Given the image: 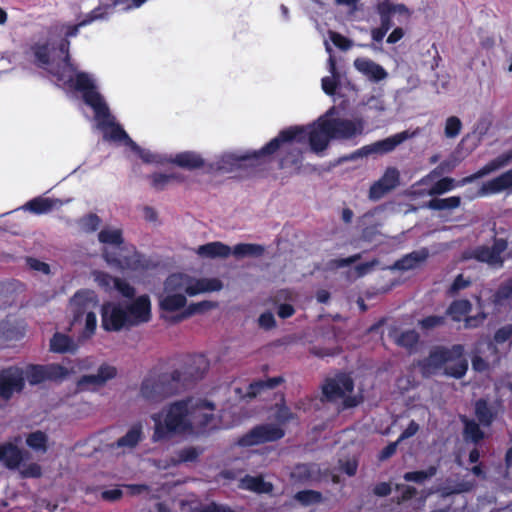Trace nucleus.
<instances>
[{
  "instance_id": "nucleus-39",
  "label": "nucleus",
  "mask_w": 512,
  "mask_h": 512,
  "mask_svg": "<svg viewBox=\"0 0 512 512\" xmlns=\"http://www.w3.org/2000/svg\"><path fill=\"white\" fill-rule=\"evenodd\" d=\"M216 303L212 301H201L189 304L180 314L175 317V321L179 322L185 320L195 314L204 313L216 307Z\"/></svg>"
},
{
  "instance_id": "nucleus-14",
  "label": "nucleus",
  "mask_w": 512,
  "mask_h": 512,
  "mask_svg": "<svg viewBox=\"0 0 512 512\" xmlns=\"http://www.w3.org/2000/svg\"><path fill=\"white\" fill-rule=\"evenodd\" d=\"M103 255L107 263L122 270H131L134 272H145L155 267L151 259L138 252H134L127 256H118L108 250L103 251Z\"/></svg>"
},
{
  "instance_id": "nucleus-49",
  "label": "nucleus",
  "mask_w": 512,
  "mask_h": 512,
  "mask_svg": "<svg viewBox=\"0 0 512 512\" xmlns=\"http://www.w3.org/2000/svg\"><path fill=\"white\" fill-rule=\"evenodd\" d=\"M456 186L455 180L450 177H444L438 180L429 190L430 195H442L451 191Z\"/></svg>"
},
{
  "instance_id": "nucleus-7",
  "label": "nucleus",
  "mask_w": 512,
  "mask_h": 512,
  "mask_svg": "<svg viewBox=\"0 0 512 512\" xmlns=\"http://www.w3.org/2000/svg\"><path fill=\"white\" fill-rule=\"evenodd\" d=\"M355 383L350 374L337 372L331 377H326L321 385V400L323 402L335 403L342 400V408L349 409L358 406L361 398L351 395Z\"/></svg>"
},
{
  "instance_id": "nucleus-41",
  "label": "nucleus",
  "mask_w": 512,
  "mask_h": 512,
  "mask_svg": "<svg viewBox=\"0 0 512 512\" xmlns=\"http://www.w3.org/2000/svg\"><path fill=\"white\" fill-rule=\"evenodd\" d=\"M187 299L181 293L168 294L159 301L160 308L167 312H174L185 307Z\"/></svg>"
},
{
  "instance_id": "nucleus-8",
  "label": "nucleus",
  "mask_w": 512,
  "mask_h": 512,
  "mask_svg": "<svg viewBox=\"0 0 512 512\" xmlns=\"http://www.w3.org/2000/svg\"><path fill=\"white\" fill-rule=\"evenodd\" d=\"M70 303L73 309L72 324L81 322L85 316L82 338H91L95 334L97 327L95 310L98 307V298L96 294L90 290H79L71 298Z\"/></svg>"
},
{
  "instance_id": "nucleus-44",
  "label": "nucleus",
  "mask_w": 512,
  "mask_h": 512,
  "mask_svg": "<svg viewBox=\"0 0 512 512\" xmlns=\"http://www.w3.org/2000/svg\"><path fill=\"white\" fill-rule=\"evenodd\" d=\"M510 298H512V278L498 287L491 297V303L496 307H501Z\"/></svg>"
},
{
  "instance_id": "nucleus-23",
  "label": "nucleus",
  "mask_w": 512,
  "mask_h": 512,
  "mask_svg": "<svg viewBox=\"0 0 512 512\" xmlns=\"http://www.w3.org/2000/svg\"><path fill=\"white\" fill-rule=\"evenodd\" d=\"M504 190H512V168L501 175L485 182L478 190L479 197L498 194Z\"/></svg>"
},
{
  "instance_id": "nucleus-35",
  "label": "nucleus",
  "mask_w": 512,
  "mask_h": 512,
  "mask_svg": "<svg viewBox=\"0 0 512 512\" xmlns=\"http://www.w3.org/2000/svg\"><path fill=\"white\" fill-rule=\"evenodd\" d=\"M472 304L468 299H458L450 303L446 310V314L451 317L454 322H460L471 312Z\"/></svg>"
},
{
  "instance_id": "nucleus-42",
  "label": "nucleus",
  "mask_w": 512,
  "mask_h": 512,
  "mask_svg": "<svg viewBox=\"0 0 512 512\" xmlns=\"http://www.w3.org/2000/svg\"><path fill=\"white\" fill-rule=\"evenodd\" d=\"M26 444L35 451L46 452L48 448V437L43 431L37 430L27 435Z\"/></svg>"
},
{
  "instance_id": "nucleus-45",
  "label": "nucleus",
  "mask_w": 512,
  "mask_h": 512,
  "mask_svg": "<svg viewBox=\"0 0 512 512\" xmlns=\"http://www.w3.org/2000/svg\"><path fill=\"white\" fill-rule=\"evenodd\" d=\"M419 339L420 336L418 332H416L414 329H410L401 332L400 335L396 338L395 342L398 346L403 347L411 352L416 348Z\"/></svg>"
},
{
  "instance_id": "nucleus-53",
  "label": "nucleus",
  "mask_w": 512,
  "mask_h": 512,
  "mask_svg": "<svg viewBox=\"0 0 512 512\" xmlns=\"http://www.w3.org/2000/svg\"><path fill=\"white\" fill-rule=\"evenodd\" d=\"M171 178L172 176L164 173H153L149 176L151 186L157 191L164 190L171 183Z\"/></svg>"
},
{
  "instance_id": "nucleus-26",
  "label": "nucleus",
  "mask_w": 512,
  "mask_h": 512,
  "mask_svg": "<svg viewBox=\"0 0 512 512\" xmlns=\"http://www.w3.org/2000/svg\"><path fill=\"white\" fill-rule=\"evenodd\" d=\"M355 68L374 82H379L387 77L386 70L374 61L366 58H357L354 61Z\"/></svg>"
},
{
  "instance_id": "nucleus-59",
  "label": "nucleus",
  "mask_w": 512,
  "mask_h": 512,
  "mask_svg": "<svg viewBox=\"0 0 512 512\" xmlns=\"http://www.w3.org/2000/svg\"><path fill=\"white\" fill-rule=\"evenodd\" d=\"M114 289L126 298H133L135 296V288L124 279L117 277Z\"/></svg>"
},
{
  "instance_id": "nucleus-46",
  "label": "nucleus",
  "mask_w": 512,
  "mask_h": 512,
  "mask_svg": "<svg viewBox=\"0 0 512 512\" xmlns=\"http://www.w3.org/2000/svg\"><path fill=\"white\" fill-rule=\"evenodd\" d=\"M294 499L302 506H310L321 503L323 501V495L319 491L307 489L298 491L294 495Z\"/></svg>"
},
{
  "instance_id": "nucleus-50",
  "label": "nucleus",
  "mask_w": 512,
  "mask_h": 512,
  "mask_svg": "<svg viewBox=\"0 0 512 512\" xmlns=\"http://www.w3.org/2000/svg\"><path fill=\"white\" fill-rule=\"evenodd\" d=\"M462 129V122L457 116H450L446 119L444 134L447 138H455Z\"/></svg>"
},
{
  "instance_id": "nucleus-54",
  "label": "nucleus",
  "mask_w": 512,
  "mask_h": 512,
  "mask_svg": "<svg viewBox=\"0 0 512 512\" xmlns=\"http://www.w3.org/2000/svg\"><path fill=\"white\" fill-rule=\"evenodd\" d=\"M340 85V76H326L321 80V86L325 94L333 96Z\"/></svg>"
},
{
  "instance_id": "nucleus-16",
  "label": "nucleus",
  "mask_w": 512,
  "mask_h": 512,
  "mask_svg": "<svg viewBox=\"0 0 512 512\" xmlns=\"http://www.w3.org/2000/svg\"><path fill=\"white\" fill-rule=\"evenodd\" d=\"M412 134L409 131H402L383 140L376 141L372 144L365 145L357 150L354 154L357 156H369L371 154H387L392 152L398 145L409 139Z\"/></svg>"
},
{
  "instance_id": "nucleus-31",
  "label": "nucleus",
  "mask_w": 512,
  "mask_h": 512,
  "mask_svg": "<svg viewBox=\"0 0 512 512\" xmlns=\"http://www.w3.org/2000/svg\"><path fill=\"white\" fill-rule=\"evenodd\" d=\"M197 254L200 257L209 259L227 258L231 254V248L220 241H214L200 245L197 249Z\"/></svg>"
},
{
  "instance_id": "nucleus-10",
  "label": "nucleus",
  "mask_w": 512,
  "mask_h": 512,
  "mask_svg": "<svg viewBox=\"0 0 512 512\" xmlns=\"http://www.w3.org/2000/svg\"><path fill=\"white\" fill-rule=\"evenodd\" d=\"M25 388V375L22 368L9 366L0 370V408L8 405L15 394Z\"/></svg>"
},
{
  "instance_id": "nucleus-32",
  "label": "nucleus",
  "mask_w": 512,
  "mask_h": 512,
  "mask_svg": "<svg viewBox=\"0 0 512 512\" xmlns=\"http://www.w3.org/2000/svg\"><path fill=\"white\" fill-rule=\"evenodd\" d=\"M144 438L143 427L141 423L134 424L124 436L117 439L113 444L116 448H135Z\"/></svg>"
},
{
  "instance_id": "nucleus-64",
  "label": "nucleus",
  "mask_w": 512,
  "mask_h": 512,
  "mask_svg": "<svg viewBox=\"0 0 512 512\" xmlns=\"http://www.w3.org/2000/svg\"><path fill=\"white\" fill-rule=\"evenodd\" d=\"M511 336H512V328L508 324V325L500 327L498 330H496V332L494 334V340L497 343L502 344V343H505L506 341H508L511 338Z\"/></svg>"
},
{
  "instance_id": "nucleus-22",
  "label": "nucleus",
  "mask_w": 512,
  "mask_h": 512,
  "mask_svg": "<svg viewBox=\"0 0 512 512\" xmlns=\"http://www.w3.org/2000/svg\"><path fill=\"white\" fill-rule=\"evenodd\" d=\"M512 161V148L503 152L496 158L489 161L474 174L463 178L460 184L470 183L478 178L484 177L500 168L507 166Z\"/></svg>"
},
{
  "instance_id": "nucleus-11",
  "label": "nucleus",
  "mask_w": 512,
  "mask_h": 512,
  "mask_svg": "<svg viewBox=\"0 0 512 512\" xmlns=\"http://www.w3.org/2000/svg\"><path fill=\"white\" fill-rule=\"evenodd\" d=\"M210 367V362L203 354L189 356L184 364L177 369H173L178 374L179 385L182 390L190 384L204 378Z\"/></svg>"
},
{
  "instance_id": "nucleus-63",
  "label": "nucleus",
  "mask_w": 512,
  "mask_h": 512,
  "mask_svg": "<svg viewBox=\"0 0 512 512\" xmlns=\"http://www.w3.org/2000/svg\"><path fill=\"white\" fill-rule=\"evenodd\" d=\"M117 277H113L106 272H99L96 276V280L102 288L105 290H109L112 287L114 288Z\"/></svg>"
},
{
  "instance_id": "nucleus-25",
  "label": "nucleus",
  "mask_w": 512,
  "mask_h": 512,
  "mask_svg": "<svg viewBox=\"0 0 512 512\" xmlns=\"http://www.w3.org/2000/svg\"><path fill=\"white\" fill-rule=\"evenodd\" d=\"M78 348L79 345L71 336L61 332H55L49 343V350L58 354H75Z\"/></svg>"
},
{
  "instance_id": "nucleus-6",
  "label": "nucleus",
  "mask_w": 512,
  "mask_h": 512,
  "mask_svg": "<svg viewBox=\"0 0 512 512\" xmlns=\"http://www.w3.org/2000/svg\"><path fill=\"white\" fill-rule=\"evenodd\" d=\"M178 377V374L172 370L149 373L141 382L139 394L149 403H160L182 391Z\"/></svg>"
},
{
  "instance_id": "nucleus-38",
  "label": "nucleus",
  "mask_w": 512,
  "mask_h": 512,
  "mask_svg": "<svg viewBox=\"0 0 512 512\" xmlns=\"http://www.w3.org/2000/svg\"><path fill=\"white\" fill-rule=\"evenodd\" d=\"M317 472L316 464L300 463L295 465L291 478L296 482L304 484L311 481Z\"/></svg>"
},
{
  "instance_id": "nucleus-17",
  "label": "nucleus",
  "mask_w": 512,
  "mask_h": 512,
  "mask_svg": "<svg viewBox=\"0 0 512 512\" xmlns=\"http://www.w3.org/2000/svg\"><path fill=\"white\" fill-rule=\"evenodd\" d=\"M117 376V368L109 364H101L96 374L83 375L77 381L78 391H87L102 387L107 381Z\"/></svg>"
},
{
  "instance_id": "nucleus-9",
  "label": "nucleus",
  "mask_w": 512,
  "mask_h": 512,
  "mask_svg": "<svg viewBox=\"0 0 512 512\" xmlns=\"http://www.w3.org/2000/svg\"><path fill=\"white\" fill-rule=\"evenodd\" d=\"M375 10L380 17V26L371 30L373 41L382 42L387 32L392 28V17L397 15L398 20H408L410 17L409 9L404 4H394L391 0H382L377 3Z\"/></svg>"
},
{
  "instance_id": "nucleus-29",
  "label": "nucleus",
  "mask_w": 512,
  "mask_h": 512,
  "mask_svg": "<svg viewBox=\"0 0 512 512\" xmlns=\"http://www.w3.org/2000/svg\"><path fill=\"white\" fill-rule=\"evenodd\" d=\"M461 422L463 423L462 435L464 441L478 446L485 438V433L480 428L481 424L466 416H461Z\"/></svg>"
},
{
  "instance_id": "nucleus-1",
  "label": "nucleus",
  "mask_w": 512,
  "mask_h": 512,
  "mask_svg": "<svg viewBox=\"0 0 512 512\" xmlns=\"http://www.w3.org/2000/svg\"><path fill=\"white\" fill-rule=\"evenodd\" d=\"M308 129L307 131L303 126H290L281 130L261 149L238 157L229 156L226 162L237 168L249 166L257 169L270 163L277 155L279 169H299L303 161V150L298 147V144L308 142L313 153L322 155L331 140H348L361 135L364 122L362 119L349 120L321 116L309 125Z\"/></svg>"
},
{
  "instance_id": "nucleus-3",
  "label": "nucleus",
  "mask_w": 512,
  "mask_h": 512,
  "mask_svg": "<svg viewBox=\"0 0 512 512\" xmlns=\"http://www.w3.org/2000/svg\"><path fill=\"white\" fill-rule=\"evenodd\" d=\"M73 89L80 92L83 101L93 109L95 118L98 121V127L103 132L105 139L114 142H125L129 146L133 143V140L122 126L115 122L104 98L98 92L93 79L87 73H76Z\"/></svg>"
},
{
  "instance_id": "nucleus-36",
  "label": "nucleus",
  "mask_w": 512,
  "mask_h": 512,
  "mask_svg": "<svg viewBox=\"0 0 512 512\" xmlns=\"http://www.w3.org/2000/svg\"><path fill=\"white\" fill-rule=\"evenodd\" d=\"M475 416L478 422L484 426L489 427L495 419V413L488 404L487 400L481 398L475 402Z\"/></svg>"
},
{
  "instance_id": "nucleus-21",
  "label": "nucleus",
  "mask_w": 512,
  "mask_h": 512,
  "mask_svg": "<svg viewBox=\"0 0 512 512\" xmlns=\"http://www.w3.org/2000/svg\"><path fill=\"white\" fill-rule=\"evenodd\" d=\"M52 51L53 48L48 42L35 43L31 46L34 65L38 68L46 70L51 75V70L55 69L61 63V58L58 60L52 58Z\"/></svg>"
},
{
  "instance_id": "nucleus-28",
  "label": "nucleus",
  "mask_w": 512,
  "mask_h": 512,
  "mask_svg": "<svg viewBox=\"0 0 512 512\" xmlns=\"http://www.w3.org/2000/svg\"><path fill=\"white\" fill-rule=\"evenodd\" d=\"M239 487L258 494H270L274 489L273 484L265 481L262 475L252 476L248 474L240 479Z\"/></svg>"
},
{
  "instance_id": "nucleus-62",
  "label": "nucleus",
  "mask_w": 512,
  "mask_h": 512,
  "mask_svg": "<svg viewBox=\"0 0 512 512\" xmlns=\"http://www.w3.org/2000/svg\"><path fill=\"white\" fill-rule=\"evenodd\" d=\"M20 473L22 478H40L42 476V468L37 463H30Z\"/></svg>"
},
{
  "instance_id": "nucleus-2",
  "label": "nucleus",
  "mask_w": 512,
  "mask_h": 512,
  "mask_svg": "<svg viewBox=\"0 0 512 512\" xmlns=\"http://www.w3.org/2000/svg\"><path fill=\"white\" fill-rule=\"evenodd\" d=\"M194 405L191 398H186L170 403L162 411L154 413L151 419L154 422L152 435L153 442L168 441L176 436L183 435L192 430L189 415ZM197 409H214V404L200 399L197 401Z\"/></svg>"
},
{
  "instance_id": "nucleus-56",
  "label": "nucleus",
  "mask_w": 512,
  "mask_h": 512,
  "mask_svg": "<svg viewBox=\"0 0 512 512\" xmlns=\"http://www.w3.org/2000/svg\"><path fill=\"white\" fill-rule=\"evenodd\" d=\"M101 223L98 215L90 213L81 219V226L86 232H95Z\"/></svg>"
},
{
  "instance_id": "nucleus-51",
  "label": "nucleus",
  "mask_w": 512,
  "mask_h": 512,
  "mask_svg": "<svg viewBox=\"0 0 512 512\" xmlns=\"http://www.w3.org/2000/svg\"><path fill=\"white\" fill-rule=\"evenodd\" d=\"M200 453L201 451L195 447H185L177 452V463L194 462Z\"/></svg>"
},
{
  "instance_id": "nucleus-43",
  "label": "nucleus",
  "mask_w": 512,
  "mask_h": 512,
  "mask_svg": "<svg viewBox=\"0 0 512 512\" xmlns=\"http://www.w3.org/2000/svg\"><path fill=\"white\" fill-rule=\"evenodd\" d=\"M98 240L103 244L120 247L124 243L121 229H102L98 234Z\"/></svg>"
},
{
  "instance_id": "nucleus-52",
  "label": "nucleus",
  "mask_w": 512,
  "mask_h": 512,
  "mask_svg": "<svg viewBox=\"0 0 512 512\" xmlns=\"http://www.w3.org/2000/svg\"><path fill=\"white\" fill-rule=\"evenodd\" d=\"M470 279H465L463 274H459L455 277L452 284L447 290L449 296H455L459 291L468 288L471 285Z\"/></svg>"
},
{
  "instance_id": "nucleus-12",
  "label": "nucleus",
  "mask_w": 512,
  "mask_h": 512,
  "mask_svg": "<svg viewBox=\"0 0 512 512\" xmlns=\"http://www.w3.org/2000/svg\"><path fill=\"white\" fill-rule=\"evenodd\" d=\"M285 436V430L275 424H259L242 435L237 444L241 447H251L255 445L275 442Z\"/></svg>"
},
{
  "instance_id": "nucleus-40",
  "label": "nucleus",
  "mask_w": 512,
  "mask_h": 512,
  "mask_svg": "<svg viewBox=\"0 0 512 512\" xmlns=\"http://www.w3.org/2000/svg\"><path fill=\"white\" fill-rule=\"evenodd\" d=\"M461 205V197L460 196H451L447 198H437L434 197L430 199L426 206L427 208L435 211L442 210H453L458 208Z\"/></svg>"
},
{
  "instance_id": "nucleus-20",
  "label": "nucleus",
  "mask_w": 512,
  "mask_h": 512,
  "mask_svg": "<svg viewBox=\"0 0 512 512\" xmlns=\"http://www.w3.org/2000/svg\"><path fill=\"white\" fill-rule=\"evenodd\" d=\"M128 316V327L146 323L151 319V303L147 295L136 298L125 308Z\"/></svg>"
},
{
  "instance_id": "nucleus-30",
  "label": "nucleus",
  "mask_w": 512,
  "mask_h": 512,
  "mask_svg": "<svg viewBox=\"0 0 512 512\" xmlns=\"http://www.w3.org/2000/svg\"><path fill=\"white\" fill-rule=\"evenodd\" d=\"M429 256L427 248L412 251L404 255L401 259L397 260L394 267L398 270L408 271L418 267L421 263L425 262Z\"/></svg>"
},
{
  "instance_id": "nucleus-48",
  "label": "nucleus",
  "mask_w": 512,
  "mask_h": 512,
  "mask_svg": "<svg viewBox=\"0 0 512 512\" xmlns=\"http://www.w3.org/2000/svg\"><path fill=\"white\" fill-rule=\"evenodd\" d=\"M190 278L183 274H171L165 281V290L167 292L185 291V287L189 285Z\"/></svg>"
},
{
  "instance_id": "nucleus-61",
  "label": "nucleus",
  "mask_w": 512,
  "mask_h": 512,
  "mask_svg": "<svg viewBox=\"0 0 512 512\" xmlns=\"http://www.w3.org/2000/svg\"><path fill=\"white\" fill-rule=\"evenodd\" d=\"M130 147L133 151H135L138 156L143 160L145 163H155L158 162L157 155L153 154L149 150L141 148L139 145H137L134 141L130 144Z\"/></svg>"
},
{
  "instance_id": "nucleus-15",
  "label": "nucleus",
  "mask_w": 512,
  "mask_h": 512,
  "mask_svg": "<svg viewBox=\"0 0 512 512\" xmlns=\"http://www.w3.org/2000/svg\"><path fill=\"white\" fill-rule=\"evenodd\" d=\"M507 247V240L503 238H494L493 245L491 247L486 245L475 247L470 253V258L478 262L486 263L495 268H502L504 265L502 253L507 249Z\"/></svg>"
},
{
  "instance_id": "nucleus-27",
  "label": "nucleus",
  "mask_w": 512,
  "mask_h": 512,
  "mask_svg": "<svg viewBox=\"0 0 512 512\" xmlns=\"http://www.w3.org/2000/svg\"><path fill=\"white\" fill-rule=\"evenodd\" d=\"M169 161L180 168L190 171L203 168L205 165V161L202 156L194 151H184L177 153Z\"/></svg>"
},
{
  "instance_id": "nucleus-37",
  "label": "nucleus",
  "mask_w": 512,
  "mask_h": 512,
  "mask_svg": "<svg viewBox=\"0 0 512 512\" xmlns=\"http://www.w3.org/2000/svg\"><path fill=\"white\" fill-rule=\"evenodd\" d=\"M264 252V246L255 243H239L231 249V254L237 258L261 257Z\"/></svg>"
},
{
  "instance_id": "nucleus-58",
  "label": "nucleus",
  "mask_w": 512,
  "mask_h": 512,
  "mask_svg": "<svg viewBox=\"0 0 512 512\" xmlns=\"http://www.w3.org/2000/svg\"><path fill=\"white\" fill-rule=\"evenodd\" d=\"M329 37L332 43L343 51L352 47V41L338 32L330 31Z\"/></svg>"
},
{
  "instance_id": "nucleus-34",
  "label": "nucleus",
  "mask_w": 512,
  "mask_h": 512,
  "mask_svg": "<svg viewBox=\"0 0 512 512\" xmlns=\"http://www.w3.org/2000/svg\"><path fill=\"white\" fill-rule=\"evenodd\" d=\"M60 203L58 199H51L45 197H35L28 201L24 208L36 215L46 214Z\"/></svg>"
},
{
  "instance_id": "nucleus-33",
  "label": "nucleus",
  "mask_w": 512,
  "mask_h": 512,
  "mask_svg": "<svg viewBox=\"0 0 512 512\" xmlns=\"http://www.w3.org/2000/svg\"><path fill=\"white\" fill-rule=\"evenodd\" d=\"M285 382L283 376L270 377L263 380H257L249 384L247 389V396L255 398L260 396L264 391L273 390L277 386Z\"/></svg>"
},
{
  "instance_id": "nucleus-5",
  "label": "nucleus",
  "mask_w": 512,
  "mask_h": 512,
  "mask_svg": "<svg viewBox=\"0 0 512 512\" xmlns=\"http://www.w3.org/2000/svg\"><path fill=\"white\" fill-rule=\"evenodd\" d=\"M98 18L99 14L96 13V10H93L76 24H63L61 26L64 37L59 41L57 46V49L62 54L61 63L55 69L51 70V72L52 76H54L57 81L62 82L70 88H73L75 82V77L71 75L75 71V67L71 63L69 38L76 37L80 28L91 24Z\"/></svg>"
},
{
  "instance_id": "nucleus-18",
  "label": "nucleus",
  "mask_w": 512,
  "mask_h": 512,
  "mask_svg": "<svg viewBox=\"0 0 512 512\" xmlns=\"http://www.w3.org/2000/svg\"><path fill=\"white\" fill-rule=\"evenodd\" d=\"M102 328L105 331H120L128 326L129 314L118 305L105 304L101 309Z\"/></svg>"
},
{
  "instance_id": "nucleus-47",
  "label": "nucleus",
  "mask_w": 512,
  "mask_h": 512,
  "mask_svg": "<svg viewBox=\"0 0 512 512\" xmlns=\"http://www.w3.org/2000/svg\"><path fill=\"white\" fill-rule=\"evenodd\" d=\"M437 470V466L431 465L426 470L406 472L403 475V478L407 482L423 483L425 480L435 476L437 474Z\"/></svg>"
},
{
  "instance_id": "nucleus-19",
  "label": "nucleus",
  "mask_w": 512,
  "mask_h": 512,
  "mask_svg": "<svg viewBox=\"0 0 512 512\" xmlns=\"http://www.w3.org/2000/svg\"><path fill=\"white\" fill-rule=\"evenodd\" d=\"M399 177V171L396 168H387L382 177L370 186L369 198L377 201L384 197V195L397 187Z\"/></svg>"
},
{
  "instance_id": "nucleus-60",
  "label": "nucleus",
  "mask_w": 512,
  "mask_h": 512,
  "mask_svg": "<svg viewBox=\"0 0 512 512\" xmlns=\"http://www.w3.org/2000/svg\"><path fill=\"white\" fill-rule=\"evenodd\" d=\"M487 317L488 314L483 311L474 316H466L464 319V327L467 329L477 328L484 323Z\"/></svg>"
},
{
  "instance_id": "nucleus-24",
  "label": "nucleus",
  "mask_w": 512,
  "mask_h": 512,
  "mask_svg": "<svg viewBox=\"0 0 512 512\" xmlns=\"http://www.w3.org/2000/svg\"><path fill=\"white\" fill-rule=\"evenodd\" d=\"M28 455L27 451L21 450L14 443L6 442L0 445V461L10 470L17 469Z\"/></svg>"
},
{
  "instance_id": "nucleus-13",
  "label": "nucleus",
  "mask_w": 512,
  "mask_h": 512,
  "mask_svg": "<svg viewBox=\"0 0 512 512\" xmlns=\"http://www.w3.org/2000/svg\"><path fill=\"white\" fill-rule=\"evenodd\" d=\"M70 374V371L56 363L52 364H31L27 367L24 373L26 379L31 385H37L44 381H60L65 379Z\"/></svg>"
},
{
  "instance_id": "nucleus-4",
  "label": "nucleus",
  "mask_w": 512,
  "mask_h": 512,
  "mask_svg": "<svg viewBox=\"0 0 512 512\" xmlns=\"http://www.w3.org/2000/svg\"><path fill=\"white\" fill-rule=\"evenodd\" d=\"M465 349L462 344H454L450 348L436 346L430 350L429 355L417 362L423 377L436 374L445 364V375L461 379L468 370V360L464 356Z\"/></svg>"
},
{
  "instance_id": "nucleus-57",
  "label": "nucleus",
  "mask_w": 512,
  "mask_h": 512,
  "mask_svg": "<svg viewBox=\"0 0 512 512\" xmlns=\"http://www.w3.org/2000/svg\"><path fill=\"white\" fill-rule=\"evenodd\" d=\"M445 323V317L439 315H430L424 317L419 321V325L424 330H430L435 327L441 326Z\"/></svg>"
},
{
  "instance_id": "nucleus-55",
  "label": "nucleus",
  "mask_w": 512,
  "mask_h": 512,
  "mask_svg": "<svg viewBox=\"0 0 512 512\" xmlns=\"http://www.w3.org/2000/svg\"><path fill=\"white\" fill-rule=\"evenodd\" d=\"M275 418L280 424H286L297 419V415L288 406L282 404L277 407Z\"/></svg>"
}]
</instances>
